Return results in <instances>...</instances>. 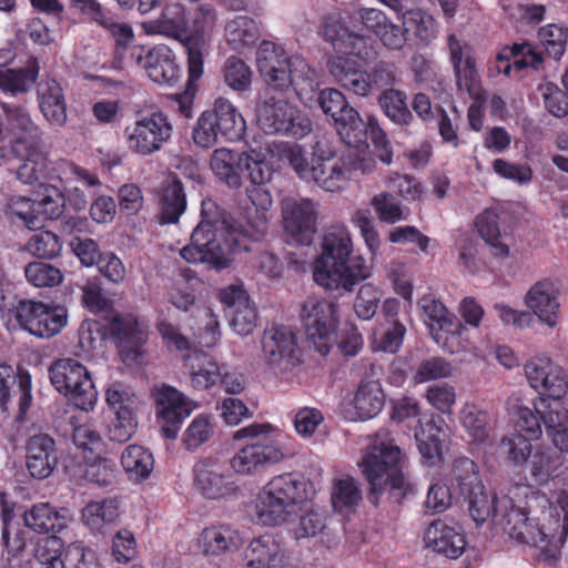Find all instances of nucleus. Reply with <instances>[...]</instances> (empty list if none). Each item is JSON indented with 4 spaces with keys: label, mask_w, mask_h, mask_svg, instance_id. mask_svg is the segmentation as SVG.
Masks as SVG:
<instances>
[{
    "label": "nucleus",
    "mask_w": 568,
    "mask_h": 568,
    "mask_svg": "<svg viewBox=\"0 0 568 568\" xmlns=\"http://www.w3.org/2000/svg\"><path fill=\"white\" fill-rule=\"evenodd\" d=\"M246 195L251 207L245 213V231L220 220L217 206L211 199L202 201V220L191 235L190 245L180 251L186 262L205 263L215 270L226 268L235 252L250 248L248 239L257 240L266 233L273 206L271 192L265 186L250 185Z\"/></svg>",
    "instance_id": "nucleus-1"
},
{
    "label": "nucleus",
    "mask_w": 568,
    "mask_h": 568,
    "mask_svg": "<svg viewBox=\"0 0 568 568\" xmlns=\"http://www.w3.org/2000/svg\"><path fill=\"white\" fill-rule=\"evenodd\" d=\"M525 508L514 509L500 519L510 540L536 550L538 562L554 566L568 536V489L560 491L557 506L548 497L523 485Z\"/></svg>",
    "instance_id": "nucleus-2"
},
{
    "label": "nucleus",
    "mask_w": 568,
    "mask_h": 568,
    "mask_svg": "<svg viewBox=\"0 0 568 568\" xmlns=\"http://www.w3.org/2000/svg\"><path fill=\"white\" fill-rule=\"evenodd\" d=\"M324 39L332 44L336 53L347 55L336 57L329 63V71L335 81L344 90L355 95H369L374 85L379 83V73L386 71V67L378 65L374 75H371L349 55L357 57L363 61L368 60L372 55L371 40L351 31L336 16L325 19Z\"/></svg>",
    "instance_id": "nucleus-3"
},
{
    "label": "nucleus",
    "mask_w": 568,
    "mask_h": 568,
    "mask_svg": "<svg viewBox=\"0 0 568 568\" xmlns=\"http://www.w3.org/2000/svg\"><path fill=\"white\" fill-rule=\"evenodd\" d=\"M353 242L345 227L328 232L321 255L313 268L314 281L326 290L351 292L361 281L371 275V270L361 256H353Z\"/></svg>",
    "instance_id": "nucleus-4"
},
{
    "label": "nucleus",
    "mask_w": 568,
    "mask_h": 568,
    "mask_svg": "<svg viewBox=\"0 0 568 568\" xmlns=\"http://www.w3.org/2000/svg\"><path fill=\"white\" fill-rule=\"evenodd\" d=\"M268 151L273 156L287 162L301 180L313 182L326 192L339 191L348 182V169L343 158L334 160V150L323 143L315 144L311 159L307 151L297 143H273Z\"/></svg>",
    "instance_id": "nucleus-5"
},
{
    "label": "nucleus",
    "mask_w": 568,
    "mask_h": 568,
    "mask_svg": "<svg viewBox=\"0 0 568 568\" xmlns=\"http://www.w3.org/2000/svg\"><path fill=\"white\" fill-rule=\"evenodd\" d=\"M403 458L402 449L388 429L382 428L372 436L359 464L371 485V503L377 505L379 495L385 491L396 500L405 495L407 483L400 470Z\"/></svg>",
    "instance_id": "nucleus-6"
},
{
    "label": "nucleus",
    "mask_w": 568,
    "mask_h": 568,
    "mask_svg": "<svg viewBox=\"0 0 568 568\" xmlns=\"http://www.w3.org/2000/svg\"><path fill=\"white\" fill-rule=\"evenodd\" d=\"M257 69L264 81L274 89L292 85L301 100L312 106L320 87L318 77L304 58L286 57L283 49L271 41L261 42L256 53Z\"/></svg>",
    "instance_id": "nucleus-7"
},
{
    "label": "nucleus",
    "mask_w": 568,
    "mask_h": 568,
    "mask_svg": "<svg viewBox=\"0 0 568 568\" xmlns=\"http://www.w3.org/2000/svg\"><path fill=\"white\" fill-rule=\"evenodd\" d=\"M307 483L297 473L272 477L257 491L253 501V517L264 526L292 523L307 499Z\"/></svg>",
    "instance_id": "nucleus-8"
},
{
    "label": "nucleus",
    "mask_w": 568,
    "mask_h": 568,
    "mask_svg": "<svg viewBox=\"0 0 568 568\" xmlns=\"http://www.w3.org/2000/svg\"><path fill=\"white\" fill-rule=\"evenodd\" d=\"M233 438L254 440L242 447L230 460L231 468L239 475L256 474L268 466L282 463L291 455L283 442V434L270 423H252L237 429Z\"/></svg>",
    "instance_id": "nucleus-9"
},
{
    "label": "nucleus",
    "mask_w": 568,
    "mask_h": 568,
    "mask_svg": "<svg viewBox=\"0 0 568 568\" xmlns=\"http://www.w3.org/2000/svg\"><path fill=\"white\" fill-rule=\"evenodd\" d=\"M64 210V194L50 183H41L36 199L13 195L8 199L6 215L29 230H40L45 222L59 219Z\"/></svg>",
    "instance_id": "nucleus-10"
},
{
    "label": "nucleus",
    "mask_w": 568,
    "mask_h": 568,
    "mask_svg": "<svg viewBox=\"0 0 568 568\" xmlns=\"http://www.w3.org/2000/svg\"><path fill=\"white\" fill-rule=\"evenodd\" d=\"M470 486L468 493V509L473 520L477 525H483L491 518L493 528L496 534H501L510 539V534L506 530L500 519L507 516L514 509L525 508V498L521 486H516L509 495L497 497L496 494L486 489L480 483L469 480L462 483V486Z\"/></svg>",
    "instance_id": "nucleus-11"
},
{
    "label": "nucleus",
    "mask_w": 568,
    "mask_h": 568,
    "mask_svg": "<svg viewBox=\"0 0 568 568\" xmlns=\"http://www.w3.org/2000/svg\"><path fill=\"white\" fill-rule=\"evenodd\" d=\"M257 124L266 134L288 135L302 139L312 131L311 120L287 100L264 93L256 109Z\"/></svg>",
    "instance_id": "nucleus-12"
},
{
    "label": "nucleus",
    "mask_w": 568,
    "mask_h": 568,
    "mask_svg": "<svg viewBox=\"0 0 568 568\" xmlns=\"http://www.w3.org/2000/svg\"><path fill=\"white\" fill-rule=\"evenodd\" d=\"M341 317L336 301L310 296L301 308V318L310 345L321 355L329 353L336 342V331Z\"/></svg>",
    "instance_id": "nucleus-13"
},
{
    "label": "nucleus",
    "mask_w": 568,
    "mask_h": 568,
    "mask_svg": "<svg viewBox=\"0 0 568 568\" xmlns=\"http://www.w3.org/2000/svg\"><path fill=\"white\" fill-rule=\"evenodd\" d=\"M49 374L53 387L78 408L85 412L93 409L98 392L87 367L75 359L61 358L51 365Z\"/></svg>",
    "instance_id": "nucleus-14"
},
{
    "label": "nucleus",
    "mask_w": 568,
    "mask_h": 568,
    "mask_svg": "<svg viewBox=\"0 0 568 568\" xmlns=\"http://www.w3.org/2000/svg\"><path fill=\"white\" fill-rule=\"evenodd\" d=\"M173 133L172 123L162 112H153L124 128V142L129 151L140 156L160 152Z\"/></svg>",
    "instance_id": "nucleus-15"
},
{
    "label": "nucleus",
    "mask_w": 568,
    "mask_h": 568,
    "mask_svg": "<svg viewBox=\"0 0 568 568\" xmlns=\"http://www.w3.org/2000/svg\"><path fill=\"white\" fill-rule=\"evenodd\" d=\"M19 326L30 334L49 338L67 325V311L54 304L34 300H19L11 305Z\"/></svg>",
    "instance_id": "nucleus-16"
},
{
    "label": "nucleus",
    "mask_w": 568,
    "mask_h": 568,
    "mask_svg": "<svg viewBox=\"0 0 568 568\" xmlns=\"http://www.w3.org/2000/svg\"><path fill=\"white\" fill-rule=\"evenodd\" d=\"M0 142L10 141V148L22 151L24 145L43 141V132L33 121L30 112L22 105L14 103L1 104Z\"/></svg>",
    "instance_id": "nucleus-17"
},
{
    "label": "nucleus",
    "mask_w": 568,
    "mask_h": 568,
    "mask_svg": "<svg viewBox=\"0 0 568 568\" xmlns=\"http://www.w3.org/2000/svg\"><path fill=\"white\" fill-rule=\"evenodd\" d=\"M217 22L216 10L209 4H202L194 14V34L187 37L183 45L187 53L189 80H199L203 74V58L209 49V37L214 31Z\"/></svg>",
    "instance_id": "nucleus-18"
},
{
    "label": "nucleus",
    "mask_w": 568,
    "mask_h": 568,
    "mask_svg": "<svg viewBox=\"0 0 568 568\" xmlns=\"http://www.w3.org/2000/svg\"><path fill=\"white\" fill-rule=\"evenodd\" d=\"M156 416L165 438L175 439L182 422L197 404L172 386L163 385L155 393Z\"/></svg>",
    "instance_id": "nucleus-19"
},
{
    "label": "nucleus",
    "mask_w": 568,
    "mask_h": 568,
    "mask_svg": "<svg viewBox=\"0 0 568 568\" xmlns=\"http://www.w3.org/2000/svg\"><path fill=\"white\" fill-rule=\"evenodd\" d=\"M262 354L272 369L288 371L298 363L297 337L287 326L275 325L265 329Z\"/></svg>",
    "instance_id": "nucleus-20"
},
{
    "label": "nucleus",
    "mask_w": 568,
    "mask_h": 568,
    "mask_svg": "<svg viewBox=\"0 0 568 568\" xmlns=\"http://www.w3.org/2000/svg\"><path fill=\"white\" fill-rule=\"evenodd\" d=\"M285 231L301 244H308L316 232L320 204L311 199L285 197L281 203Z\"/></svg>",
    "instance_id": "nucleus-21"
},
{
    "label": "nucleus",
    "mask_w": 568,
    "mask_h": 568,
    "mask_svg": "<svg viewBox=\"0 0 568 568\" xmlns=\"http://www.w3.org/2000/svg\"><path fill=\"white\" fill-rule=\"evenodd\" d=\"M529 385L538 390L539 397L561 398L568 389L566 371L548 357H534L525 364Z\"/></svg>",
    "instance_id": "nucleus-22"
},
{
    "label": "nucleus",
    "mask_w": 568,
    "mask_h": 568,
    "mask_svg": "<svg viewBox=\"0 0 568 568\" xmlns=\"http://www.w3.org/2000/svg\"><path fill=\"white\" fill-rule=\"evenodd\" d=\"M193 474L194 488L205 498L219 499L234 491L226 467L216 456L200 458L194 464Z\"/></svg>",
    "instance_id": "nucleus-23"
},
{
    "label": "nucleus",
    "mask_w": 568,
    "mask_h": 568,
    "mask_svg": "<svg viewBox=\"0 0 568 568\" xmlns=\"http://www.w3.org/2000/svg\"><path fill=\"white\" fill-rule=\"evenodd\" d=\"M131 58L135 63L145 69L149 78L160 84H172L180 75V69L175 63L173 51L163 44L152 49L133 48Z\"/></svg>",
    "instance_id": "nucleus-24"
},
{
    "label": "nucleus",
    "mask_w": 568,
    "mask_h": 568,
    "mask_svg": "<svg viewBox=\"0 0 568 568\" xmlns=\"http://www.w3.org/2000/svg\"><path fill=\"white\" fill-rule=\"evenodd\" d=\"M220 298L233 331L241 336L250 335L256 327V311L245 290L230 285L221 292Z\"/></svg>",
    "instance_id": "nucleus-25"
},
{
    "label": "nucleus",
    "mask_w": 568,
    "mask_h": 568,
    "mask_svg": "<svg viewBox=\"0 0 568 568\" xmlns=\"http://www.w3.org/2000/svg\"><path fill=\"white\" fill-rule=\"evenodd\" d=\"M425 547L450 559L463 555L467 541L463 529L444 520L432 521L424 531Z\"/></svg>",
    "instance_id": "nucleus-26"
},
{
    "label": "nucleus",
    "mask_w": 568,
    "mask_h": 568,
    "mask_svg": "<svg viewBox=\"0 0 568 568\" xmlns=\"http://www.w3.org/2000/svg\"><path fill=\"white\" fill-rule=\"evenodd\" d=\"M560 399L538 397L534 407L555 447L568 456V408Z\"/></svg>",
    "instance_id": "nucleus-27"
},
{
    "label": "nucleus",
    "mask_w": 568,
    "mask_h": 568,
    "mask_svg": "<svg viewBox=\"0 0 568 568\" xmlns=\"http://www.w3.org/2000/svg\"><path fill=\"white\" fill-rule=\"evenodd\" d=\"M111 331L115 335L123 362L133 365L143 355L146 329L132 315L118 316L113 320Z\"/></svg>",
    "instance_id": "nucleus-28"
},
{
    "label": "nucleus",
    "mask_w": 568,
    "mask_h": 568,
    "mask_svg": "<svg viewBox=\"0 0 568 568\" xmlns=\"http://www.w3.org/2000/svg\"><path fill=\"white\" fill-rule=\"evenodd\" d=\"M559 286L550 280L537 282L527 292L525 302L538 320L550 328L558 325L560 314Z\"/></svg>",
    "instance_id": "nucleus-29"
},
{
    "label": "nucleus",
    "mask_w": 568,
    "mask_h": 568,
    "mask_svg": "<svg viewBox=\"0 0 568 568\" xmlns=\"http://www.w3.org/2000/svg\"><path fill=\"white\" fill-rule=\"evenodd\" d=\"M448 49L458 88L466 90L470 98L480 100L483 88L469 48L463 45L455 34H450L448 37Z\"/></svg>",
    "instance_id": "nucleus-30"
},
{
    "label": "nucleus",
    "mask_w": 568,
    "mask_h": 568,
    "mask_svg": "<svg viewBox=\"0 0 568 568\" xmlns=\"http://www.w3.org/2000/svg\"><path fill=\"white\" fill-rule=\"evenodd\" d=\"M356 16L388 50L399 51L405 47L407 37L403 23L393 22L385 12L375 8H361Z\"/></svg>",
    "instance_id": "nucleus-31"
},
{
    "label": "nucleus",
    "mask_w": 568,
    "mask_h": 568,
    "mask_svg": "<svg viewBox=\"0 0 568 568\" xmlns=\"http://www.w3.org/2000/svg\"><path fill=\"white\" fill-rule=\"evenodd\" d=\"M430 334L438 345L454 352L453 347L446 344L448 335L460 332L464 327L457 322L455 315L446 308V306L435 297L425 295L419 300Z\"/></svg>",
    "instance_id": "nucleus-32"
},
{
    "label": "nucleus",
    "mask_w": 568,
    "mask_h": 568,
    "mask_svg": "<svg viewBox=\"0 0 568 568\" xmlns=\"http://www.w3.org/2000/svg\"><path fill=\"white\" fill-rule=\"evenodd\" d=\"M248 150L236 151L229 148L215 149L210 156V168L214 176L231 189L243 185V171L247 165Z\"/></svg>",
    "instance_id": "nucleus-33"
},
{
    "label": "nucleus",
    "mask_w": 568,
    "mask_h": 568,
    "mask_svg": "<svg viewBox=\"0 0 568 568\" xmlns=\"http://www.w3.org/2000/svg\"><path fill=\"white\" fill-rule=\"evenodd\" d=\"M37 98L40 112L45 121L55 128L64 126L68 115L62 83L53 78H43L38 83Z\"/></svg>",
    "instance_id": "nucleus-34"
},
{
    "label": "nucleus",
    "mask_w": 568,
    "mask_h": 568,
    "mask_svg": "<svg viewBox=\"0 0 568 568\" xmlns=\"http://www.w3.org/2000/svg\"><path fill=\"white\" fill-rule=\"evenodd\" d=\"M283 559L282 538L271 532L254 537L244 550L247 568H278Z\"/></svg>",
    "instance_id": "nucleus-35"
},
{
    "label": "nucleus",
    "mask_w": 568,
    "mask_h": 568,
    "mask_svg": "<svg viewBox=\"0 0 568 568\" xmlns=\"http://www.w3.org/2000/svg\"><path fill=\"white\" fill-rule=\"evenodd\" d=\"M57 463L55 443L50 436L38 434L29 438L27 444V467L32 477L38 479L49 477Z\"/></svg>",
    "instance_id": "nucleus-36"
},
{
    "label": "nucleus",
    "mask_w": 568,
    "mask_h": 568,
    "mask_svg": "<svg viewBox=\"0 0 568 568\" xmlns=\"http://www.w3.org/2000/svg\"><path fill=\"white\" fill-rule=\"evenodd\" d=\"M22 149L20 152L17 148L11 149L13 156L21 162L17 169V179L23 184H33L49 178V160L43 141L34 145H24Z\"/></svg>",
    "instance_id": "nucleus-37"
},
{
    "label": "nucleus",
    "mask_w": 568,
    "mask_h": 568,
    "mask_svg": "<svg viewBox=\"0 0 568 568\" xmlns=\"http://www.w3.org/2000/svg\"><path fill=\"white\" fill-rule=\"evenodd\" d=\"M361 379L352 399L358 418L366 420L377 416L385 405V394L379 379L373 376Z\"/></svg>",
    "instance_id": "nucleus-38"
},
{
    "label": "nucleus",
    "mask_w": 568,
    "mask_h": 568,
    "mask_svg": "<svg viewBox=\"0 0 568 568\" xmlns=\"http://www.w3.org/2000/svg\"><path fill=\"white\" fill-rule=\"evenodd\" d=\"M542 58L531 43H514L511 47H505L496 55L495 68L499 73L509 75L511 70H523L531 67L535 70L541 64Z\"/></svg>",
    "instance_id": "nucleus-39"
},
{
    "label": "nucleus",
    "mask_w": 568,
    "mask_h": 568,
    "mask_svg": "<svg viewBox=\"0 0 568 568\" xmlns=\"http://www.w3.org/2000/svg\"><path fill=\"white\" fill-rule=\"evenodd\" d=\"M241 545L240 532L229 525L207 527L199 537V546L206 556H221L239 549Z\"/></svg>",
    "instance_id": "nucleus-40"
},
{
    "label": "nucleus",
    "mask_w": 568,
    "mask_h": 568,
    "mask_svg": "<svg viewBox=\"0 0 568 568\" xmlns=\"http://www.w3.org/2000/svg\"><path fill=\"white\" fill-rule=\"evenodd\" d=\"M69 521L70 516L67 509L57 510L48 503L33 505L24 513L26 526L39 534L60 531Z\"/></svg>",
    "instance_id": "nucleus-41"
},
{
    "label": "nucleus",
    "mask_w": 568,
    "mask_h": 568,
    "mask_svg": "<svg viewBox=\"0 0 568 568\" xmlns=\"http://www.w3.org/2000/svg\"><path fill=\"white\" fill-rule=\"evenodd\" d=\"M211 113H213L214 123L222 136L229 141L242 139L246 130V123L241 112L231 101L224 98L216 99Z\"/></svg>",
    "instance_id": "nucleus-42"
},
{
    "label": "nucleus",
    "mask_w": 568,
    "mask_h": 568,
    "mask_svg": "<svg viewBox=\"0 0 568 568\" xmlns=\"http://www.w3.org/2000/svg\"><path fill=\"white\" fill-rule=\"evenodd\" d=\"M400 20L405 27L406 37H412L417 44L428 45L437 38L438 26L428 11L413 8L402 13Z\"/></svg>",
    "instance_id": "nucleus-43"
},
{
    "label": "nucleus",
    "mask_w": 568,
    "mask_h": 568,
    "mask_svg": "<svg viewBox=\"0 0 568 568\" xmlns=\"http://www.w3.org/2000/svg\"><path fill=\"white\" fill-rule=\"evenodd\" d=\"M11 511L3 508V527L1 539L4 547L3 568H29L30 559L24 551L26 544L18 530L9 525Z\"/></svg>",
    "instance_id": "nucleus-44"
},
{
    "label": "nucleus",
    "mask_w": 568,
    "mask_h": 568,
    "mask_svg": "<svg viewBox=\"0 0 568 568\" xmlns=\"http://www.w3.org/2000/svg\"><path fill=\"white\" fill-rule=\"evenodd\" d=\"M159 221L161 224L176 223L186 209V197L179 180L169 181L159 199Z\"/></svg>",
    "instance_id": "nucleus-45"
},
{
    "label": "nucleus",
    "mask_w": 568,
    "mask_h": 568,
    "mask_svg": "<svg viewBox=\"0 0 568 568\" xmlns=\"http://www.w3.org/2000/svg\"><path fill=\"white\" fill-rule=\"evenodd\" d=\"M224 31L226 42L237 51L253 47L261 36L257 23L247 16H237L227 21Z\"/></svg>",
    "instance_id": "nucleus-46"
},
{
    "label": "nucleus",
    "mask_w": 568,
    "mask_h": 568,
    "mask_svg": "<svg viewBox=\"0 0 568 568\" xmlns=\"http://www.w3.org/2000/svg\"><path fill=\"white\" fill-rule=\"evenodd\" d=\"M477 230L483 240L489 245L491 254L497 258H507L510 255L509 246L499 231L498 214L486 210L476 219Z\"/></svg>",
    "instance_id": "nucleus-47"
},
{
    "label": "nucleus",
    "mask_w": 568,
    "mask_h": 568,
    "mask_svg": "<svg viewBox=\"0 0 568 568\" xmlns=\"http://www.w3.org/2000/svg\"><path fill=\"white\" fill-rule=\"evenodd\" d=\"M343 142L358 148L366 142L368 124L353 106L333 123Z\"/></svg>",
    "instance_id": "nucleus-48"
},
{
    "label": "nucleus",
    "mask_w": 568,
    "mask_h": 568,
    "mask_svg": "<svg viewBox=\"0 0 568 568\" xmlns=\"http://www.w3.org/2000/svg\"><path fill=\"white\" fill-rule=\"evenodd\" d=\"M187 366L190 369L191 385L197 390L209 389L221 376L217 364L201 352H194L189 357Z\"/></svg>",
    "instance_id": "nucleus-49"
},
{
    "label": "nucleus",
    "mask_w": 568,
    "mask_h": 568,
    "mask_svg": "<svg viewBox=\"0 0 568 568\" xmlns=\"http://www.w3.org/2000/svg\"><path fill=\"white\" fill-rule=\"evenodd\" d=\"M331 498L335 511L349 513L362 500V490L353 477L343 475L334 479Z\"/></svg>",
    "instance_id": "nucleus-50"
},
{
    "label": "nucleus",
    "mask_w": 568,
    "mask_h": 568,
    "mask_svg": "<svg viewBox=\"0 0 568 568\" xmlns=\"http://www.w3.org/2000/svg\"><path fill=\"white\" fill-rule=\"evenodd\" d=\"M460 424L469 440L483 444L489 437V417L486 410L474 404H466L459 414Z\"/></svg>",
    "instance_id": "nucleus-51"
},
{
    "label": "nucleus",
    "mask_w": 568,
    "mask_h": 568,
    "mask_svg": "<svg viewBox=\"0 0 568 568\" xmlns=\"http://www.w3.org/2000/svg\"><path fill=\"white\" fill-rule=\"evenodd\" d=\"M37 63L20 69H0V90L12 95L28 92L38 78Z\"/></svg>",
    "instance_id": "nucleus-52"
},
{
    "label": "nucleus",
    "mask_w": 568,
    "mask_h": 568,
    "mask_svg": "<svg viewBox=\"0 0 568 568\" xmlns=\"http://www.w3.org/2000/svg\"><path fill=\"white\" fill-rule=\"evenodd\" d=\"M123 469L134 480L145 479L153 470L152 454L140 445H129L121 456Z\"/></svg>",
    "instance_id": "nucleus-53"
},
{
    "label": "nucleus",
    "mask_w": 568,
    "mask_h": 568,
    "mask_svg": "<svg viewBox=\"0 0 568 568\" xmlns=\"http://www.w3.org/2000/svg\"><path fill=\"white\" fill-rule=\"evenodd\" d=\"M119 517V505L115 499L91 501L82 509V521L93 531H100L105 525Z\"/></svg>",
    "instance_id": "nucleus-54"
},
{
    "label": "nucleus",
    "mask_w": 568,
    "mask_h": 568,
    "mask_svg": "<svg viewBox=\"0 0 568 568\" xmlns=\"http://www.w3.org/2000/svg\"><path fill=\"white\" fill-rule=\"evenodd\" d=\"M34 558L38 568H71L67 548L55 536L47 537L38 544Z\"/></svg>",
    "instance_id": "nucleus-55"
},
{
    "label": "nucleus",
    "mask_w": 568,
    "mask_h": 568,
    "mask_svg": "<svg viewBox=\"0 0 568 568\" xmlns=\"http://www.w3.org/2000/svg\"><path fill=\"white\" fill-rule=\"evenodd\" d=\"M215 434L213 417L207 414H199L185 428L182 435L183 447L187 452H196L209 443Z\"/></svg>",
    "instance_id": "nucleus-56"
},
{
    "label": "nucleus",
    "mask_w": 568,
    "mask_h": 568,
    "mask_svg": "<svg viewBox=\"0 0 568 568\" xmlns=\"http://www.w3.org/2000/svg\"><path fill=\"white\" fill-rule=\"evenodd\" d=\"M561 464V456L550 448L536 452L531 455L529 463V474L532 481L538 485L547 484L554 478Z\"/></svg>",
    "instance_id": "nucleus-57"
},
{
    "label": "nucleus",
    "mask_w": 568,
    "mask_h": 568,
    "mask_svg": "<svg viewBox=\"0 0 568 568\" xmlns=\"http://www.w3.org/2000/svg\"><path fill=\"white\" fill-rule=\"evenodd\" d=\"M519 398H510L507 403L508 412L513 415L517 433L523 434L529 439H538L541 436V426L539 418L534 412L518 404Z\"/></svg>",
    "instance_id": "nucleus-58"
},
{
    "label": "nucleus",
    "mask_w": 568,
    "mask_h": 568,
    "mask_svg": "<svg viewBox=\"0 0 568 568\" xmlns=\"http://www.w3.org/2000/svg\"><path fill=\"white\" fill-rule=\"evenodd\" d=\"M187 26L185 8L181 3L168 4L158 21L155 32L173 39H181Z\"/></svg>",
    "instance_id": "nucleus-59"
},
{
    "label": "nucleus",
    "mask_w": 568,
    "mask_h": 568,
    "mask_svg": "<svg viewBox=\"0 0 568 568\" xmlns=\"http://www.w3.org/2000/svg\"><path fill=\"white\" fill-rule=\"evenodd\" d=\"M523 434H511L500 439L498 452L511 466H523L531 455V442Z\"/></svg>",
    "instance_id": "nucleus-60"
},
{
    "label": "nucleus",
    "mask_w": 568,
    "mask_h": 568,
    "mask_svg": "<svg viewBox=\"0 0 568 568\" xmlns=\"http://www.w3.org/2000/svg\"><path fill=\"white\" fill-rule=\"evenodd\" d=\"M270 145L271 143L267 144L265 151L257 148L248 149L247 165L244 166V171H247L251 185L265 186L272 180L273 169L266 161L267 154L274 158L268 151ZM276 158L281 160L278 156Z\"/></svg>",
    "instance_id": "nucleus-61"
},
{
    "label": "nucleus",
    "mask_w": 568,
    "mask_h": 568,
    "mask_svg": "<svg viewBox=\"0 0 568 568\" xmlns=\"http://www.w3.org/2000/svg\"><path fill=\"white\" fill-rule=\"evenodd\" d=\"M223 78L229 88L243 93L251 90L253 71L242 59L233 55L225 61Z\"/></svg>",
    "instance_id": "nucleus-62"
},
{
    "label": "nucleus",
    "mask_w": 568,
    "mask_h": 568,
    "mask_svg": "<svg viewBox=\"0 0 568 568\" xmlns=\"http://www.w3.org/2000/svg\"><path fill=\"white\" fill-rule=\"evenodd\" d=\"M379 105L394 123L408 124L413 119L406 104V95L395 89L385 90L379 97Z\"/></svg>",
    "instance_id": "nucleus-63"
},
{
    "label": "nucleus",
    "mask_w": 568,
    "mask_h": 568,
    "mask_svg": "<svg viewBox=\"0 0 568 568\" xmlns=\"http://www.w3.org/2000/svg\"><path fill=\"white\" fill-rule=\"evenodd\" d=\"M27 281L36 287H53L59 285L63 280L60 268L44 263L31 262L24 267Z\"/></svg>",
    "instance_id": "nucleus-64"
}]
</instances>
